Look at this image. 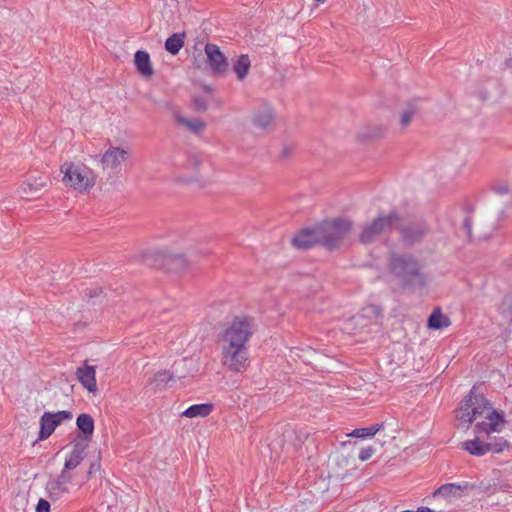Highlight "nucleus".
<instances>
[{"label": "nucleus", "instance_id": "obj_24", "mask_svg": "<svg viewBox=\"0 0 512 512\" xmlns=\"http://www.w3.org/2000/svg\"><path fill=\"white\" fill-rule=\"evenodd\" d=\"M214 405L212 403L194 404L188 407L181 413V417L195 418L206 417L213 411Z\"/></svg>", "mask_w": 512, "mask_h": 512}, {"label": "nucleus", "instance_id": "obj_34", "mask_svg": "<svg viewBox=\"0 0 512 512\" xmlns=\"http://www.w3.org/2000/svg\"><path fill=\"white\" fill-rule=\"evenodd\" d=\"M194 48L195 50L192 56V64L194 68L199 70H207L206 54L203 55L202 50L197 49L196 46Z\"/></svg>", "mask_w": 512, "mask_h": 512}, {"label": "nucleus", "instance_id": "obj_37", "mask_svg": "<svg viewBox=\"0 0 512 512\" xmlns=\"http://www.w3.org/2000/svg\"><path fill=\"white\" fill-rule=\"evenodd\" d=\"M103 292L104 290L100 286L86 288L83 292V299L89 303L90 300L102 296Z\"/></svg>", "mask_w": 512, "mask_h": 512}, {"label": "nucleus", "instance_id": "obj_9", "mask_svg": "<svg viewBox=\"0 0 512 512\" xmlns=\"http://www.w3.org/2000/svg\"><path fill=\"white\" fill-rule=\"evenodd\" d=\"M246 346L223 344L222 362L230 370L240 372L247 366Z\"/></svg>", "mask_w": 512, "mask_h": 512}, {"label": "nucleus", "instance_id": "obj_33", "mask_svg": "<svg viewBox=\"0 0 512 512\" xmlns=\"http://www.w3.org/2000/svg\"><path fill=\"white\" fill-rule=\"evenodd\" d=\"M487 452L501 453L504 448L509 446L508 441L504 437L490 438V442H486Z\"/></svg>", "mask_w": 512, "mask_h": 512}, {"label": "nucleus", "instance_id": "obj_13", "mask_svg": "<svg viewBox=\"0 0 512 512\" xmlns=\"http://www.w3.org/2000/svg\"><path fill=\"white\" fill-rule=\"evenodd\" d=\"M76 427L78 434L74 441L89 445L95 429V421L93 417L87 413L79 414L76 418Z\"/></svg>", "mask_w": 512, "mask_h": 512}, {"label": "nucleus", "instance_id": "obj_35", "mask_svg": "<svg viewBox=\"0 0 512 512\" xmlns=\"http://www.w3.org/2000/svg\"><path fill=\"white\" fill-rule=\"evenodd\" d=\"M202 164V156L198 153H189L186 161V168L192 169L195 172H199Z\"/></svg>", "mask_w": 512, "mask_h": 512}, {"label": "nucleus", "instance_id": "obj_32", "mask_svg": "<svg viewBox=\"0 0 512 512\" xmlns=\"http://www.w3.org/2000/svg\"><path fill=\"white\" fill-rule=\"evenodd\" d=\"M417 111L418 107L416 106V104L414 102H408L400 116L401 126L407 127L411 123V120L417 113Z\"/></svg>", "mask_w": 512, "mask_h": 512}, {"label": "nucleus", "instance_id": "obj_29", "mask_svg": "<svg viewBox=\"0 0 512 512\" xmlns=\"http://www.w3.org/2000/svg\"><path fill=\"white\" fill-rule=\"evenodd\" d=\"M489 411L490 412L486 416L489 420V425H491L489 427L494 428L496 432H500L501 428L499 426L506 423L504 412L494 408H491Z\"/></svg>", "mask_w": 512, "mask_h": 512}, {"label": "nucleus", "instance_id": "obj_20", "mask_svg": "<svg viewBox=\"0 0 512 512\" xmlns=\"http://www.w3.org/2000/svg\"><path fill=\"white\" fill-rule=\"evenodd\" d=\"M386 128L382 125H367L363 127L357 134L360 142L375 141L384 137Z\"/></svg>", "mask_w": 512, "mask_h": 512}, {"label": "nucleus", "instance_id": "obj_52", "mask_svg": "<svg viewBox=\"0 0 512 512\" xmlns=\"http://www.w3.org/2000/svg\"><path fill=\"white\" fill-rule=\"evenodd\" d=\"M512 64V59L509 58V59H506V66L510 67Z\"/></svg>", "mask_w": 512, "mask_h": 512}, {"label": "nucleus", "instance_id": "obj_14", "mask_svg": "<svg viewBox=\"0 0 512 512\" xmlns=\"http://www.w3.org/2000/svg\"><path fill=\"white\" fill-rule=\"evenodd\" d=\"M128 151L121 147L111 146L101 158V164L103 168H110L117 170L120 166L121 161H125L128 158Z\"/></svg>", "mask_w": 512, "mask_h": 512}, {"label": "nucleus", "instance_id": "obj_10", "mask_svg": "<svg viewBox=\"0 0 512 512\" xmlns=\"http://www.w3.org/2000/svg\"><path fill=\"white\" fill-rule=\"evenodd\" d=\"M49 177L47 175L36 176L29 174L20 186L21 196L32 200L41 196L42 191L47 187Z\"/></svg>", "mask_w": 512, "mask_h": 512}, {"label": "nucleus", "instance_id": "obj_46", "mask_svg": "<svg viewBox=\"0 0 512 512\" xmlns=\"http://www.w3.org/2000/svg\"><path fill=\"white\" fill-rule=\"evenodd\" d=\"M463 228L467 234L469 240H472V220L469 217H466L463 221Z\"/></svg>", "mask_w": 512, "mask_h": 512}, {"label": "nucleus", "instance_id": "obj_11", "mask_svg": "<svg viewBox=\"0 0 512 512\" xmlns=\"http://www.w3.org/2000/svg\"><path fill=\"white\" fill-rule=\"evenodd\" d=\"M478 387L472 386L469 393L463 398V408L473 411L472 417L482 416L485 411L492 408L490 401L482 393L477 392Z\"/></svg>", "mask_w": 512, "mask_h": 512}, {"label": "nucleus", "instance_id": "obj_8", "mask_svg": "<svg viewBox=\"0 0 512 512\" xmlns=\"http://www.w3.org/2000/svg\"><path fill=\"white\" fill-rule=\"evenodd\" d=\"M207 70L215 77L224 76L229 70V62L220 47L213 43L205 45Z\"/></svg>", "mask_w": 512, "mask_h": 512}, {"label": "nucleus", "instance_id": "obj_15", "mask_svg": "<svg viewBox=\"0 0 512 512\" xmlns=\"http://www.w3.org/2000/svg\"><path fill=\"white\" fill-rule=\"evenodd\" d=\"M76 377L81 385L89 392L95 393L97 391L95 366H90L87 362H84L82 367L77 368Z\"/></svg>", "mask_w": 512, "mask_h": 512}, {"label": "nucleus", "instance_id": "obj_3", "mask_svg": "<svg viewBox=\"0 0 512 512\" xmlns=\"http://www.w3.org/2000/svg\"><path fill=\"white\" fill-rule=\"evenodd\" d=\"M143 261L146 265L168 272L185 271L193 261L192 254L171 253L169 251H155L145 253Z\"/></svg>", "mask_w": 512, "mask_h": 512}, {"label": "nucleus", "instance_id": "obj_28", "mask_svg": "<svg viewBox=\"0 0 512 512\" xmlns=\"http://www.w3.org/2000/svg\"><path fill=\"white\" fill-rule=\"evenodd\" d=\"M383 427H384L383 423H376L369 427L357 428V429H354L349 434V436L356 437V438H362V439L367 438V437H373L377 432L382 430Z\"/></svg>", "mask_w": 512, "mask_h": 512}, {"label": "nucleus", "instance_id": "obj_40", "mask_svg": "<svg viewBox=\"0 0 512 512\" xmlns=\"http://www.w3.org/2000/svg\"><path fill=\"white\" fill-rule=\"evenodd\" d=\"M459 410L462 412L461 416L459 417V419L462 422L471 424L477 418V416H473L472 417L473 411L471 409H464L463 408V400L460 403Z\"/></svg>", "mask_w": 512, "mask_h": 512}, {"label": "nucleus", "instance_id": "obj_41", "mask_svg": "<svg viewBox=\"0 0 512 512\" xmlns=\"http://www.w3.org/2000/svg\"><path fill=\"white\" fill-rule=\"evenodd\" d=\"M489 423L488 422H485V421H482V422H478L475 427H474V432L476 434H482V433H485L487 435H490L491 433H494L496 432L494 430V428H490L489 427Z\"/></svg>", "mask_w": 512, "mask_h": 512}, {"label": "nucleus", "instance_id": "obj_42", "mask_svg": "<svg viewBox=\"0 0 512 512\" xmlns=\"http://www.w3.org/2000/svg\"><path fill=\"white\" fill-rule=\"evenodd\" d=\"M374 452L375 448L372 446H368L361 449L358 457L361 461H367L374 454Z\"/></svg>", "mask_w": 512, "mask_h": 512}, {"label": "nucleus", "instance_id": "obj_17", "mask_svg": "<svg viewBox=\"0 0 512 512\" xmlns=\"http://www.w3.org/2000/svg\"><path fill=\"white\" fill-rule=\"evenodd\" d=\"M134 64L138 73L144 78H151L154 75V69L148 52L144 50L136 51L134 54Z\"/></svg>", "mask_w": 512, "mask_h": 512}, {"label": "nucleus", "instance_id": "obj_19", "mask_svg": "<svg viewBox=\"0 0 512 512\" xmlns=\"http://www.w3.org/2000/svg\"><path fill=\"white\" fill-rule=\"evenodd\" d=\"M275 120V113L271 107L264 106L259 108L253 114V124L261 129H266Z\"/></svg>", "mask_w": 512, "mask_h": 512}, {"label": "nucleus", "instance_id": "obj_18", "mask_svg": "<svg viewBox=\"0 0 512 512\" xmlns=\"http://www.w3.org/2000/svg\"><path fill=\"white\" fill-rule=\"evenodd\" d=\"M89 445L81 442H73V449L66 457L64 466L66 470H73L80 465L86 456V449Z\"/></svg>", "mask_w": 512, "mask_h": 512}, {"label": "nucleus", "instance_id": "obj_4", "mask_svg": "<svg viewBox=\"0 0 512 512\" xmlns=\"http://www.w3.org/2000/svg\"><path fill=\"white\" fill-rule=\"evenodd\" d=\"M394 230L399 232L400 241L407 247H412L429 234L430 226L422 216H413L394 224Z\"/></svg>", "mask_w": 512, "mask_h": 512}, {"label": "nucleus", "instance_id": "obj_38", "mask_svg": "<svg viewBox=\"0 0 512 512\" xmlns=\"http://www.w3.org/2000/svg\"><path fill=\"white\" fill-rule=\"evenodd\" d=\"M46 490L48 492V497L52 500V501H57L61 498L62 494L63 493H67L68 492V489H63V488H56L55 489H52L51 487V481H48L47 485H46Z\"/></svg>", "mask_w": 512, "mask_h": 512}, {"label": "nucleus", "instance_id": "obj_16", "mask_svg": "<svg viewBox=\"0 0 512 512\" xmlns=\"http://www.w3.org/2000/svg\"><path fill=\"white\" fill-rule=\"evenodd\" d=\"M468 488L472 489L474 488V485L469 482H464L463 484L446 483L438 487L431 496L433 498L441 496L446 500L451 501L452 498L461 497L462 492Z\"/></svg>", "mask_w": 512, "mask_h": 512}, {"label": "nucleus", "instance_id": "obj_30", "mask_svg": "<svg viewBox=\"0 0 512 512\" xmlns=\"http://www.w3.org/2000/svg\"><path fill=\"white\" fill-rule=\"evenodd\" d=\"M71 470H66V467L64 466L61 473L53 480L51 481V487L52 489L56 488H63L67 489L66 485L70 484L73 480L72 474L70 473Z\"/></svg>", "mask_w": 512, "mask_h": 512}, {"label": "nucleus", "instance_id": "obj_6", "mask_svg": "<svg viewBox=\"0 0 512 512\" xmlns=\"http://www.w3.org/2000/svg\"><path fill=\"white\" fill-rule=\"evenodd\" d=\"M254 319L247 315L235 316L221 335L223 344L245 346L253 334Z\"/></svg>", "mask_w": 512, "mask_h": 512}, {"label": "nucleus", "instance_id": "obj_12", "mask_svg": "<svg viewBox=\"0 0 512 512\" xmlns=\"http://www.w3.org/2000/svg\"><path fill=\"white\" fill-rule=\"evenodd\" d=\"M292 245L299 250H308L316 245H320L317 226L299 230L291 240Z\"/></svg>", "mask_w": 512, "mask_h": 512}, {"label": "nucleus", "instance_id": "obj_47", "mask_svg": "<svg viewBox=\"0 0 512 512\" xmlns=\"http://www.w3.org/2000/svg\"><path fill=\"white\" fill-rule=\"evenodd\" d=\"M492 190L499 195H504L509 193V186L507 184H498L494 185Z\"/></svg>", "mask_w": 512, "mask_h": 512}, {"label": "nucleus", "instance_id": "obj_7", "mask_svg": "<svg viewBox=\"0 0 512 512\" xmlns=\"http://www.w3.org/2000/svg\"><path fill=\"white\" fill-rule=\"evenodd\" d=\"M61 171L64 173L63 182L75 190L88 191L95 185L94 177H90L92 171L85 165L65 163L61 166Z\"/></svg>", "mask_w": 512, "mask_h": 512}, {"label": "nucleus", "instance_id": "obj_25", "mask_svg": "<svg viewBox=\"0 0 512 512\" xmlns=\"http://www.w3.org/2000/svg\"><path fill=\"white\" fill-rule=\"evenodd\" d=\"M186 38V33H173L171 36H169L165 43L164 47L167 52H169L171 55L175 56L179 53V51L183 48L184 42Z\"/></svg>", "mask_w": 512, "mask_h": 512}, {"label": "nucleus", "instance_id": "obj_31", "mask_svg": "<svg viewBox=\"0 0 512 512\" xmlns=\"http://www.w3.org/2000/svg\"><path fill=\"white\" fill-rule=\"evenodd\" d=\"M176 121L178 124L188 127L193 133L201 132L206 126L202 120H189L180 115L176 116Z\"/></svg>", "mask_w": 512, "mask_h": 512}, {"label": "nucleus", "instance_id": "obj_2", "mask_svg": "<svg viewBox=\"0 0 512 512\" xmlns=\"http://www.w3.org/2000/svg\"><path fill=\"white\" fill-rule=\"evenodd\" d=\"M320 246L328 251L340 248L353 228V221L344 217L324 219L316 224Z\"/></svg>", "mask_w": 512, "mask_h": 512}, {"label": "nucleus", "instance_id": "obj_39", "mask_svg": "<svg viewBox=\"0 0 512 512\" xmlns=\"http://www.w3.org/2000/svg\"><path fill=\"white\" fill-rule=\"evenodd\" d=\"M192 108L198 112H205L208 109L206 100L201 96L192 97Z\"/></svg>", "mask_w": 512, "mask_h": 512}, {"label": "nucleus", "instance_id": "obj_23", "mask_svg": "<svg viewBox=\"0 0 512 512\" xmlns=\"http://www.w3.org/2000/svg\"><path fill=\"white\" fill-rule=\"evenodd\" d=\"M251 62L247 54H241L232 64V70L239 81L244 80L249 74Z\"/></svg>", "mask_w": 512, "mask_h": 512}, {"label": "nucleus", "instance_id": "obj_36", "mask_svg": "<svg viewBox=\"0 0 512 512\" xmlns=\"http://www.w3.org/2000/svg\"><path fill=\"white\" fill-rule=\"evenodd\" d=\"M50 415L52 419L55 421L57 427L61 425L64 421L71 420L73 418V414L69 410L50 412Z\"/></svg>", "mask_w": 512, "mask_h": 512}, {"label": "nucleus", "instance_id": "obj_27", "mask_svg": "<svg viewBox=\"0 0 512 512\" xmlns=\"http://www.w3.org/2000/svg\"><path fill=\"white\" fill-rule=\"evenodd\" d=\"M170 381H174V375L169 370H161L155 373L149 384L154 391L165 389Z\"/></svg>", "mask_w": 512, "mask_h": 512}, {"label": "nucleus", "instance_id": "obj_51", "mask_svg": "<svg viewBox=\"0 0 512 512\" xmlns=\"http://www.w3.org/2000/svg\"><path fill=\"white\" fill-rule=\"evenodd\" d=\"M480 98L482 101H485L488 99V92L485 91V92H480Z\"/></svg>", "mask_w": 512, "mask_h": 512}, {"label": "nucleus", "instance_id": "obj_45", "mask_svg": "<svg viewBox=\"0 0 512 512\" xmlns=\"http://www.w3.org/2000/svg\"><path fill=\"white\" fill-rule=\"evenodd\" d=\"M363 316H367L369 313H372L375 317L381 314V309L376 305H369L362 309Z\"/></svg>", "mask_w": 512, "mask_h": 512}, {"label": "nucleus", "instance_id": "obj_53", "mask_svg": "<svg viewBox=\"0 0 512 512\" xmlns=\"http://www.w3.org/2000/svg\"><path fill=\"white\" fill-rule=\"evenodd\" d=\"M299 442H301V441L299 440ZM297 446H300V443L294 444V447H295V448H296Z\"/></svg>", "mask_w": 512, "mask_h": 512}, {"label": "nucleus", "instance_id": "obj_44", "mask_svg": "<svg viewBox=\"0 0 512 512\" xmlns=\"http://www.w3.org/2000/svg\"><path fill=\"white\" fill-rule=\"evenodd\" d=\"M100 467V456H98V459L90 464V467L87 472V478L90 479L91 477H93V475L100 470Z\"/></svg>", "mask_w": 512, "mask_h": 512}, {"label": "nucleus", "instance_id": "obj_43", "mask_svg": "<svg viewBox=\"0 0 512 512\" xmlns=\"http://www.w3.org/2000/svg\"><path fill=\"white\" fill-rule=\"evenodd\" d=\"M50 503L44 498H40L35 508V512H50Z\"/></svg>", "mask_w": 512, "mask_h": 512}, {"label": "nucleus", "instance_id": "obj_49", "mask_svg": "<svg viewBox=\"0 0 512 512\" xmlns=\"http://www.w3.org/2000/svg\"><path fill=\"white\" fill-rule=\"evenodd\" d=\"M283 438L285 441L297 438L296 431L294 429H286L283 433Z\"/></svg>", "mask_w": 512, "mask_h": 512}, {"label": "nucleus", "instance_id": "obj_1", "mask_svg": "<svg viewBox=\"0 0 512 512\" xmlns=\"http://www.w3.org/2000/svg\"><path fill=\"white\" fill-rule=\"evenodd\" d=\"M388 269L404 291L414 293L428 285L429 277L423 270L424 265L412 253H391Z\"/></svg>", "mask_w": 512, "mask_h": 512}, {"label": "nucleus", "instance_id": "obj_21", "mask_svg": "<svg viewBox=\"0 0 512 512\" xmlns=\"http://www.w3.org/2000/svg\"><path fill=\"white\" fill-rule=\"evenodd\" d=\"M450 324L449 317L442 313L440 307H435L427 319V327L432 330H440L448 327Z\"/></svg>", "mask_w": 512, "mask_h": 512}, {"label": "nucleus", "instance_id": "obj_26", "mask_svg": "<svg viewBox=\"0 0 512 512\" xmlns=\"http://www.w3.org/2000/svg\"><path fill=\"white\" fill-rule=\"evenodd\" d=\"M460 447L472 456L480 457L488 453L486 442H482L478 438L463 441L460 443Z\"/></svg>", "mask_w": 512, "mask_h": 512}, {"label": "nucleus", "instance_id": "obj_50", "mask_svg": "<svg viewBox=\"0 0 512 512\" xmlns=\"http://www.w3.org/2000/svg\"><path fill=\"white\" fill-rule=\"evenodd\" d=\"M203 91L205 93L211 94L213 92V88L210 85L205 84L203 85Z\"/></svg>", "mask_w": 512, "mask_h": 512}, {"label": "nucleus", "instance_id": "obj_48", "mask_svg": "<svg viewBox=\"0 0 512 512\" xmlns=\"http://www.w3.org/2000/svg\"><path fill=\"white\" fill-rule=\"evenodd\" d=\"M293 146L292 145H284L280 154L281 159H287L291 156L293 153Z\"/></svg>", "mask_w": 512, "mask_h": 512}, {"label": "nucleus", "instance_id": "obj_5", "mask_svg": "<svg viewBox=\"0 0 512 512\" xmlns=\"http://www.w3.org/2000/svg\"><path fill=\"white\" fill-rule=\"evenodd\" d=\"M400 220L401 215L396 210L390 211L388 215H379L363 227L358 237L359 242L364 245L376 242L383 233L393 230L394 224Z\"/></svg>", "mask_w": 512, "mask_h": 512}, {"label": "nucleus", "instance_id": "obj_22", "mask_svg": "<svg viewBox=\"0 0 512 512\" xmlns=\"http://www.w3.org/2000/svg\"><path fill=\"white\" fill-rule=\"evenodd\" d=\"M57 425L55 421L52 419L50 412H44L40 417V429L38 433V438L36 441H43L48 439L55 429Z\"/></svg>", "mask_w": 512, "mask_h": 512}]
</instances>
